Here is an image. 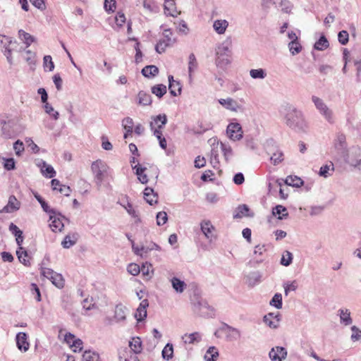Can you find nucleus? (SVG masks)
I'll use <instances>...</instances> for the list:
<instances>
[{
	"mask_svg": "<svg viewBox=\"0 0 361 361\" xmlns=\"http://www.w3.org/2000/svg\"><path fill=\"white\" fill-rule=\"evenodd\" d=\"M230 56H216V66H219L221 68H224L225 66L228 65L231 62Z\"/></svg>",
	"mask_w": 361,
	"mask_h": 361,
	"instance_id": "56",
	"label": "nucleus"
},
{
	"mask_svg": "<svg viewBox=\"0 0 361 361\" xmlns=\"http://www.w3.org/2000/svg\"><path fill=\"white\" fill-rule=\"evenodd\" d=\"M329 46L327 39L324 36H321L320 38L315 42L314 47L317 50L323 51L327 49Z\"/></svg>",
	"mask_w": 361,
	"mask_h": 361,
	"instance_id": "48",
	"label": "nucleus"
},
{
	"mask_svg": "<svg viewBox=\"0 0 361 361\" xmlns=\"http://www.w3.org/2000/svg\"><path fill=\"white\" fill-rule=\"evenodd\" d=\"M287 350L285 348L276 346L272 348L269 353V357L271 361H283L287 357Z\"/></svg>",
	"mask_w": 361,
	"mask_h": 361,
	"instance_id": "12",
	"label": "nucleus"
},
{
	"mask_svg": "<svg viewBox=\"0 0 361 361\" xmlns=\"http://www.w3.org/2000/svg\"><path fill=\"white\" fill-rule=\"evenodd\" d=\"M201 231L205 238L209 241L213 242L216 236L214 234L215 228L209 221H202L200 224Z\"/></svg>",
	"mask_w": 361,
	"mask_h": 361,
	"instance_id": "10",
	"label": "nucleus"
},
{
	"mask_svg": "<svg viewBox=\"0 0 361 361\" xmlns=\"http://www.w3.org/2000/svg\"><path fill=\"white\" fill-rule=\"evenodd\" d=\"M166 86L162 84L154 85L152 87V92L159 98L162 97L166 93Z\"/></svg>",
	"mask_w": 361,
	"mask_h": 361,
	"instance_id": "51",
	"label": "nucleus"
},
{
	"mask_svg": "<svg viewBox=\"0 0 361 361\" xmlns=\"http://www.w3.org/2000/svg\"><path fill=\"white\" fill-rule=\"evenodd\" d=\"M219 103L227 110L233 112H238V111L242 110L243 109L241 105H240L236 100L231 97H228L226 99H219Z\"/></svg>",
	"mask_w": 361,
	"mask_h": 361,
	"instance_id": "13",
	"label": "nucleus"
},
{
	"mask_svg": "<svg viewBox=\"0 0 361 361\" xmlns=\"http://www.w3.org/2000/svg\"><path fill=\"white\" fill-rule=\"evenodd\" d=\"M16 255L21 263L25 265H27L29 264V261L26 259L27 257V252L26 250H17Z\"/></svg>",
	"mask_w": 361,
	"mask_h": 361,
	"instance_id": "62",
	"label": "nucleus"
},
{
	"mask_svg": "<svg viewBox=\"0 0 361 361\" xmlns=\"http://www.w3.org/2000/svg\"><path fill=\"white\" fill-rule=\"evenodd\" d=\"M78 239V233L68 234L66 235L63 240L61 242V245L64 248H69L76 243Z\"/></svg>",
	"mask_w": 361,
	"mask_h": 361,
	"instance_id": "33",
	"label": "nucleus"
},
{
	"mask_svg": "<svg viewBox=\"0 0 361 361\" xmlns=\"http://www.w3.org/2000/svg\"><path fill=\"white\" fill-rule=\"evenodd\" d=\"M133 169H135V174L137 176L138 180L142 183V184H146L148 182V178L147 174L145 173V171H146L147 168L142 167L139 165V164L135 165V166H133Z\"/></svg>",
	"mask_w": 361,
	"mask_h": 361,
	"instance_id": "31",
	"label": "nucleus"
},
{
	"mask_svg": "<svg viewBox=\"0 0 361 361\" xmlns=\"http://www.w3.org/2000/svg\"><path fill=\"white\" fill-rule=\"evenodd\" d=\"M144 198L150 205L157 202L158 197L151 188H146L143 192Z\"/></svg>",
	"mask_w": 361,
	"mask_h": 361,
	"instance_id": "29",
	"label": "nucleus"
},
{
	"mask_svg": "<svg viewBox=\"0 0 361 361\" xmlns=\"http://www.w3.org/2000/svg\"><path fill=\"white\" fill-rule=\"evenodd\" d=\"M164 10L166 15L176 17L180 14L176 7L175 0H164Z\"/></svg>",
	"mask_w": 361,
	"mask_h": 361,
	"instance_id": "23",
	"label": "nucleus"
},
{
	"mask_svg": "<svg viewBox=\"0 0 361 361\" xmlns=\"http://www.w3.org/2000/svg\"><path fill=\"white\" fill-rule=\"evenodd\" d=\"M18 37L26 45L25 48L29 47L30 44L35 40L33 36L25 32L23 30H20L18 31Z\"/></svg>",
	"mask_w": 361,
	"mask_h": 361,
	"instance_id": "37",
	"label": "nucleus"
},
{
	"mask_svg": "<svg viewBox=\"0 0 361 361\" xmlns=\"http://www.w3.org/2000/svg\"><path fill=\"white\" fill-rule=\"evenodd\" d=\"M280 113L290 128L298 132H305L307 130L308 124L303 113L293 104L286 103L282 105Z\"/></svg>",
	"mask_w": 361,
	"mask_h": 361,
	"instance_id": "1",
	"label": "nucleus"
},
{
	"mask_svg": "<svg viewBox=\"0 0 361 361\" xmlns=\"http://www.w3.org/2000/svg\"><path fill=\"white\" fill-rule=\"evenodd\" d=\"M152 121L149 123L151 130L156 128H163L167 123V117L165 114H159L156 116L151 117Z\"/></svg>",
	"mask_w": 361,
	"mask_h": 361,
	"instance_id": "19",
	"label": "nucleus"
},
{
	"mask_svg": "<svg viewBox=\"0 0 361 361\" xmlns=\"http://www.w3.org/2000/svg\"><path fill=\"white\" fill-rule=\"evenodd\" d=\"M338 42L342 44L345 45L348 42L349 34L346 30H341L338 34Z\"/></svg>",
	"mask_w": 361,
	"mask_h": 361,
	"instance_id": "60",
	"label": "nucleus"
},
{
	"mask_svg": "<svg viewBox=\"0 0 361 361\" xmlns=\"http://www.w3.org/2000/svg\"><path fill=\"white\" fill-rule=\"evenodd\" d=\"M288 49L291 54L295 56L301 51L302 46L298 41L290 42L288 44Z\"/></svg>",
	"mask_w": 361,
	"mask_h": 361,
	"instance_id": "55",
	"label": "nucleus"
},
{
	"mask_svg": "<svg viewBox=\"0 0 361 361\" xmlns=\"http://www.w3.org/2000/svg\"><path fill=\"white\" fill-rule=\"evenodd\" d=\"M228 25V23L226 20H216L214 22V30L218 34H224Z\"/></svg>",
	"mask_w": 361,
	"mask_h": 361,
	"instance_id": "38",
	"label": "nucleus"
},
{
	"mask_svg": "<svg viewBox=\"0 0 361 361\" xmlns=\"http://www.w3.org/2000/svg\"><path fill=\"white\" fill-rule=\"evenodd\" d=\"M119 361H140L135 354H133L127 348L121 349L119 351Z\"/></svg>",
	"mask_w": 361,
	"mask_h": 361,
	"instance_id": "26",
	"label": "nucleus"
},
{
	"mask_svg": "<svg viewBox=\"0 0 361 361\" xmlns=\"http://www.w3.org/2000/svg\"><path fill=\"white\" fill-rule=\"evenodd\" d=\"M340 322L345 326H349L353 323V319L350 316V312L348 309L343 308L338 310Z\"/></svg>",
	"mask_w": 361,
	"mask_h": 361,
	"instance_id": "24",
	"label": "nucleus"
},
{
	"mask_svg": "<svg viewBox=\"0 0 361 361\" xmlns=\"http://www.w3.org/2000/svg\"><path fill=\"white\" fill-rule=\"evenodd\" d=\"M211 163L212 164H218L219 160V149L220 148V143L215 140L211 143Z\"/></svg>",
	"mask_w": 361,
	"mask_h": 361,
	"instance_id": "28",
	"label": "nucleus"
},
{
	"mask_svg": "<svg viewBox=\"0 0 361 361\" xmlns=\"http://www.w3.org/2000/svg\"><path fill=\"white\" fill-rule=\"evenodd\" d=\"M293 254L289 251H285L281 259V264L285 267L289 266L293 262Z\"/></svg>",
	"mask_w": 361,
	"mask_h": 361,
	"instance_id": "54",
	"label": "nucleus"
},
{
	"mask_svg": "<svg viewBox=\"0 0 361 361\" xmlns=\"http://www.w3.org/2000/svg\"><path fill=\"white\" fill-rule=\"evenodd\" d=\"M216 56H231V49L228 43H222L216 49Z\"/></svg>",
	"mask_w": 361,
	"mask_h": 361,
	"instance_id": "50",
	"label": "nucleus"
},
{
	"mask_svg": "<svg viewBox=\"0 0 361 361\" xmlns=\"http://www.w3.org/2000/svg\"><path fill=\"white\" fill-rule=\"evenodd\" d=\"M250 76L255 80H264L267 76L266 70L263 68L250 70Z\"/></svg>",
	"mask_w": 361,
	"mask_h": 361,
	"instance_id": "41",
	"label": "nucleus"
},
{
	"mask_svg": "<svg viewBox=\"0 0 361 361\" xmlns=\"http://www.w3.org/2000/svg\"><path fill=\"white\" fill-rule=\"evenodd\" d=\"M312 102L314 103L317 110L328 123L332 124L335 122V116L333 111L327 106L323 99L317 96H312Z\"/></svg>",
	"mask_w": 361,
	"mask_h": 361,
	"instance_id": "5",
	"label": "nucleus"
},
{
	"mask_svg": "<svg viewBox=\"0 0 361 361\" xmlns=\"http://www.w3.org/2000/svg\"><path fill=\"white\" fill-rule=\"evenodd\" d=\"M168 216L165 212H159L157 214V224L158 226H162L166 223Z\"/></svg>",
	"mask_w": 361,
	"mask_h": 361,
	"instance_id": "64",
	"label": "nucleus"
},
{
	"mask_svg": "<svg viewBox=\"0 0 361 361\" xmlns=\"http://www.w3.org/2000/svg\"><path fill=\"white\" fill-rule=\"evenodd\" d=\"M0 43L3 49L4 54L6 56L8 62L12 64V51L16 49L18 42L13 41L11 38L8 36L0 35Z\"/></svg>",
	"mask_w": 361,
	"mask_h": 361,
	"instance_id": "8",
	"label": "nucleus"
},
{
	"mask_svg": "<svg viewBox=\"0 0 361 361\" xmlns=\"http://www.w3.org/2000/svg\"><path fill=\"white\" fill-rule=\"evenodd\" d=\"M169 89L171 95L176 97L181 94L180 83L175 80L172 75H169Z\"/></svg>",
	"mask_w": 361,
	"mask_h": 361,
	"instance_id": "22",
	"label": "nucleus"
},
{
	"mask_svg": "<svg viewBox=\"0 0 361 361\" xmlns=\"http://www.w3.org/2000/svg\"><path fill=\"white\" fill-rule=\"evenodd\" d=\"M18 119L17 118L1 119V135L4 139H11L14 137L18 133Z\"/></svg>",
	"mask_w": 361,
	"mask_h": 361,
	"instance_id": "4",
	"label": "nucleus"
},
{
	"mask_svg": "<svg viewBox=\"0 0 361 361\" xmlns=\"http://www.w3.org/2000/svg\"><path fill=\"white\" fill-rule=\"evenodd\" d=\"M127 308L121 305L116 306L114 317L117 322H122L126 319Z\"/></svg>",
	"mask_w": 361,
	"mask_h": 361,
	"instance_id": "40",
	"label": "nucleus"
},
{
	"mask_svg": "<svg viewBox=\"0 0 361 361\" xmlns=\"http://www.w3.org/2000/svg\"><path fill=\"white\" fill-rule=\"evenodd\" d=\"M195 311L202 317H212L214 315V309L207 302H199L195 306Z\"/></svg>",
	"mask_w": 361,
	"mask_h": 361,
	"instance_id": "16",
	"label": "nucleus"
},
{
	"mask_svg": "<svg viewBox=\"0 0 361 361\" xmlns=\"http://www.w3.org/2000/svg\"><path fill=\"white\" fill-rule=\"evenodd\" d=\"M173 288L178 293H183L186 287L187 284L176 277H173L171 280Z\"/></svg>",
	"mask_w": 361,
	"mask_h": 361,
	"instance_id": "36",
	"label": "nucleus"
},
{
	"mask_svg": "<svg viewBox=\"0 0 361 361\" xmlns=\"http://www.w3.org/2000/svg\"><path fill=\"white\" fill-rule=\"evenodd\" d=\"M129 347L130 348V351L133 354H137L141 353L142 350V341L140 338L134 337L129 341Z\"/></svg>",
	"mask_w": 361,
	"mask_h": 361,
	"instance_id": "30",
	"label": "nucleus"
},
{
	"mask_svg": "<svg viewBox=\"0 0 361 361\" xmlns=\"http://www.w3.org/2000/svg\"><path fill=\"white\" fill-rule=\"evenodd\" d=\"M219 332L224 334L226 341L229 342L238 341L242 336L241 331L238 329L225 323L215 332V336L219 337L217 334Z\"/></svg>",
	"mask_w": 361,
	"mask_h": 361,
	"instance_id": "6",
	"label": "nucleus"
},
{
	"mask_svg": "<svg viewBox=\"0 0 361 361\" xmlns=\"http://www.w3.org/2000/svg\"><path fill=\"white\" fill-rule=\"evenodd\" d=\"M20 202L14 195H11L8 198V203L4 207L1 212L13 213L20 209Z\"/></svg>",
	"mask_w": 361,
	"mask_h": 361,
	"instance_id": "17",
	"label": "nucleus"
},
{
	"mask_svg": "<svg viewBox=\"0 0 361 361\" xmlns=\"http://www.w3.org/2000/svg\"><path fill=\"white\" fill-rule=\"evenodd\" d=\"M35 197L39 202V204H41L43 210L45 212H47V213H54V211L53 209H50L48 204L43 200V198L39 195L35 194Z\"/></svg>",
	"mask_w": 361,
	"mask_h": 361,
	"instance_id": "59",
	"label": "nucleus"
},
{
	"mask_svg": "<svg viewBox=\"0 0 361 361\" xmlns=\"http://www.w3.org/2000/svg\"><path fill=\"white\" fill-rule=\"evenodd\" d=\"M44 109L45 112L52 116L55 120H57L59 116V114L58 111H55L52 106L48 102L44 103Z\"/></svg>",
	"mask_w": 361,
	"mask_h": 361,
	"instance_id": "57",
	"label": "nucleus"
},
{
	"mask_svg": "<svg viewBox=\"0 0 361 361\" xmlns=\"http://www.w3.org/2000/svg\"><path fill=\"white\" fill-rule=\"evenodd\" d=\"M272 214L274 216H278L279 219H286L288 216L287 209L280 204L273 208Z\"/></svg>",
	"mask_w": 361,
	"mask_h": 361,
	"instance_id": "42",
	"label": "nucleus"
},
{
	"mask_svg": "<svg viewBox=\"0 0 361 361\" xmlns=\"http://www.w3.org/2000/svg\"><path fill=\"white\" fill-rule=\"evenodd\" d=\"M49 226L54 232H61L64 226L63 220L65 219L64 216L56 213H49Z\"/></svg>",
	"mask_w": 361,
	"mask_h": 361,
	"instance_id": "11",
	"label": "nucleus"
},
{
	"mask_svg": "<svg viewBox=\"0 0 361 361\" xmlns=\"http://www.w3.org/2000/svg\"><path fill=\"white\" fill-rule=\"evenodd\" d=\"M262 276V273L259 271H250L245 275V283L249 287H254L261 281Z\"/></svg>",
	"mask_w": 361,
	"mask_h": 361,
	"instance_id": "15",
	"label": "nucleus"
},
{
	"mask_svg": "<svg viewBox=\"0 0 361 361\" xmlns=\"http://www.w3.org/2000/svg\"><path fill=\"white\" fill-rule=\"evenodd\" d=\"M249 211L250 209L246 204L240 205L238 207L235 214H233V217L235 219H240L243 216H250ZM252 216L253 214H251V216Z\"/></svg>",
	"mask_w": 361,
	"mask_h": 361,
	"instance_id": "43",
	"label": "nucleus"
},
{
	"mask_svg": "<svg viewBox=\"0 0 361 361\" xmlns=\"http://www.w3.org/2000/svg\"><path fill=\"white\" fill-rule=\"evenodd\" d=\"M37 166L41 169V173L47 178H53L56 175V171L54 168L49 165L44 160H39L37 163Z\"/></svg>",
	"mask_w": 361,
	"mask_h": 361,
	"instance_id": "20",
	"label": "nucleus"
},
{
	"mask_svg": "<svg viewBox=\"0 0 361 361\" xmlns=\"http://www.w3.org/2000/svg\"><path fill=\"white\" fill-rule=\"evenodd\" d=\"M189 62H188V73L189 77L192 78V73L196 71L197 68V61L196 57L194 54H190L189 55Z\"/></svg>",
	"mask_w": 361,
	"mask_h": 361,
	"instance_id": "46",
	"label": "nucleus"
},
{
	"mask_svg": "<svg viewBox=\"0 0 361 361\" xmlns=\"http://www.w3.org/2000/svg\"><path fill=\"white\" fill-rule=\"evenodd\" d=\"M136 102L141 106L150 105L152 103V97L149 94L144 91H140L136 97Z\"/></svg>",
	"mask_w": 361,
	"mask_h": 361,
	"instance_id": "27",
	"label": "nucleus"
},
{
	"mask_svg": "<svg viewBox=\"0 0 361 361\" xmlns=\"http://www.w3.org/2000/svg\"><path fill=\"white\" fill-rule=\"evenodd\" d=\"M334 171V164L330 161L328 164L321 166L319 172V175L324 178H327L331 176Z\"/></svg>",
	"mask_w": 361,
	"mask_h": 361,
	"instance_id": "35",
	"label": "nucleus"
},
{
	"mask_svg": "<svg viewBox=\"0 0 361 361\" xmlns=\"http://www.w3.org/2000/svg\"><path fill=\"white\" fill-rule=\"evenodd\" d=\"M285 183H286V184H287L288 185L296 187V188H299V187L302 186L303 184V181L300 178H299L298 176H288L286 178Z\"/></svg>",
	"mask_w": 361,
	"mask_h": 361,
	"instance_id": "45",
	"label": "nucleus"
},
{
	"mask_svg": "<svg viewBox=\"0 0 361 361\" xmlns=\"http://www.w3.org/2000/svg\"><path fill=\"white\" fill-rule=\"evenodd\" d=\"M84 361H100L99 355L92 350H85L82 355Z\"/></svg>",
	"mask_w": 361,
	"mask_h": 361,
	"instance_id": "47",
	"label": "nucleus"
},
{
	"mask_svg": "<svg viewBox=\"0 0 361 361\" xmlns=\"http://www.w3.org/2000/svg\"><path fill=\"white\" fill-rule=\"evenodd\" d=\"M270 305L276 307L277 309L282 307V295L281 293H276L270 301Z\"/></svg>",
	"mask_w": 361,
	"mask_h": 361,
	"instance_id": "58",
	"label": "nucleus"
},
{
	"mask_svg": "<svg viewBox=\"0 0 361 361\" xmlns=\"http://www.w3.org/2000/svg\"><path fill=\"white\" fill-rule=\"evenodd\" d=\"M40 273L42 276L50 280L52 284L58 288H63L65 280L61 274L47 267H42Z\"/></svg>",
	"mask_w": 361,
	"mask_h": 361,
	"instance_id": "7",
	"label": "nucleus"
},
{
	"mask_svg": "<svg viewBox=\"0 0 361 361\" xmlns=\"http://www.w3.org/2000/svg\"><path fill=\"white\" fill-rule=\"evenodd\" d=\"M122 126L126 130L124 139H127L133 133V120L130 117H126L122 121Z\"/></svg>",
	"mask_w": 361,
	"mask_h": 361,
	"instance_id": "34",
	"label": "nucleus"
},
{
	"mask_svg": "<svg viewBox=\"0 0 361 361\" xmlns=\"http://www.w3.org/2000/svg\"><path fill=\"white\" fill-rule=\"evenodd\" d=\"M159 72V69L157 66L151 65L146 66L142 70V73L145 77L150 78L155 76Z\"/></svg>",
	"mask_w": 361,
	"mask_h": 361,
	"instance_id": "44",
	"label": "nucleus"
},
{
	"mask_svg": "<svg viewBox=\"0 0 361 361\" xmlns=\"http://www.w3.org/2000/svg\"><path fill=\"white\" fill-rule=\"evenodd\" d=\"M351 331L352 334L350 338L353 342L358 341L361 339V330L360 329L356 326H353L351 327Z\"/></svg>",
	"mask_w": 361,
	"mask_h": 361,
	"instance_id": "63",
	"label": "nucleus"
},
{
	"mask_svg": "<svg viewBox=\"0 0 361 361\" xmlns=\"http://www.w3.org/2000/svg\"><path fill=\"white\" fill-rule=\"evenodd\" d=\"M226 135L231 140H241L243 135L241 125L238 123H230L226 128Z\"/></svg>",
	"mask_w": 361,
	"mask_h": 361,
	"instance_id": "9",
	"label": "nucleus"
},
{
	"mask_svg": "<svg viewBox=\"0 0 361 361\" xmlns=\"http://www.w3.org/2000/svg\"><path fill=\"white\" fill-rule=\"evenodd\" d=\"M344 161L352 171L361 174V148L357 147L350 148L345 155Z\"/></svg>",
	"mask_w": 361,
	"mask_h": 361,
	"instance_id": "2",
	"label": "nucleus"
},
{
	"mask_svg": "<svg viewBox=\"0 0 361 361\" xmlns=\"http://www.w3.org/2000/svg\"><path fill=\"white\" fill-rule=\"evenodd\" d=\"M219 357V350L214 347L212 346L208 348L204 356L205 361H216Z\"/></svg>",
	"mask_w": 361,
	"mask_h": 361,
	"instance_id": "39",
	"label": "nucleus"
},
{
	"mask_svg": "<svg viewBox=\"0 0 361 361\" xmlns=\"http://www.w3.org/2000/svg\"><path fill=\"white\" fill-rule=\"evenodd\" d=\"M182 340L185 344L197 343L202 340V335L199 332L185 334L182 336Z\"/></svg>",
	"mask_w": 361,
	"mask_h": 361,
	"instance_id": "25",
	"label": "nucleus"
},
{
	"mask_svg": "<svg viewBox=\"0 0 361 361\" xmlns=\"http://www.w3.org/2000/svg\"><path fill=\"white\" fill-rule=\"evenodd\" d=\"M16 346L19 350L25 353L29 350L30 343L27 335L24 332H19L16 336Z\"/></svg>",
	"mask_w": 361,
	"mask_h": 361,
	"instance_id": "14",
	"label": "nucleus"
},
{
	"mask_svg": "<svg viewBox=\"0 0 361 361\" xmlns=\"http://www.w3.org/2000/svg\"><path fill=\"white\" fill-rule=\"evenodd\" d=\"M123 207L125 208L129 215L135 219L136 223L140 221L138 212L134 209L130 202H128L126 205H123Z\"/></svg>",
	"mask_w": 361,
	"mask_h": 361,
	"instance_id": "52",
	"label": "nucleus"
},
{
	"mask_svg": "<svg viewBox=\"0 0 361 361\" xmlns=\"http://www.w3.org/2000/svg\"><path fill=\"white\" fill-rule=\"evenodd\" d=\"M91 170L94 174L95 183L97 188H100L105 178L109 176V167L104 161L98 159L92 164Z\"/></svg>",
	"mask_w": 361,
	"mask_h": 361,
	"instance_id": "3",
	"label": "nucleus"
},
{
	"mask_svg": "<svg viewBox=\"0 0 361 361\" xmlns=\"http://www.w3.org/2000/svg\"><path fill=\"white\" fill-rule=\"evenodd\" d=\"M149 302L147 299L142 300L136 310L135 317L137 322H142L147 317V308Z\"/></svg>",
	"mask_w": 361,
	"mask_h": 361,
	"instance_id": "18",
	"label": "nucleus"
},
{
	"mask_svg": "<svg viewBox=\"0 0 361 361\" xmlns=\"http://www.w3.org/2000/svg\"><path fill=\"white\" fill-rule=\"evenodd\" d=\"M220 148L224 154L226 161H228L233 156V149L228 144L220 142Z\"/></svg>",
	"mask_w": 361,
	"mask_h": 361,
	"instance_id": "49",
	"label": "nucleus"
},
{
	"mask_svg": "<svg viewBox=\"0 0 361 361\" xmlns=\"http://www.w3.org/2000/svg\"><path fill=\"white\" fill-rule=\"evenodd\" d=\"M173 354V345L170 343H167L164 349L162 350V357L166 360L172 358Z\"/></svg>",
	"mask_w": 361,
	"mask_h": 361,
	"instance_id": "53",
	"label": "nucleus"
},
{
	"mask_svg": "<svg viewBox=\"0 0 361 361\" xmlns=\"http://www.w3.org/2000/svg\"><path fill=\"white\" fill-rule=\"evenodd\" d=\"M24 60L30 66V69L35 70L36 64V54L31 50H26L23 56Z\"/></svg>",
	"mask_w": 361,
	"mask_h": 361,
	"instance_id": "32",
	"label": "nucleus"
},
{
	"mask_svg": "<svg viewBox=\"0 0 361 361\" xmlns=\"http://www.w3.org/2000/svg\"><path fill=\"white\" fill-rule=\"evenodd\" d=\"M264 322L270 328L276 329L279 326L280 315L269 313L264 317Z\"/></svg>",
	"mask_w": 361,
	"mask_h": 361,
	"instance_id": "21",
	"label": "nucleus"
},
{
	"mask_svg": "<svg viewBox=\"0 0 361 361\" xmlns=\"http://www.w3.org/2000/svg\"><path fill=\"white\" fill-rule=\"evenodd\" d=\"M140 271L142 272V275L148 276V278L150 279L153 272L152 265L146 262L145 264H142V267L140 268Z\"/></svg>",
	"mask_w": 361,
	"mask_h": 361,
	"instance_id": "61",
	"label": "nucleus"
}]
</instances>
